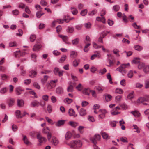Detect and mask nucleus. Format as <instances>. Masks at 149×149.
I'll return each mask as SVG.
<instances>
[{
  "instance_id": "58836bf2",
  "label": "nucleus",
  "mask_w": 149,
  "mask_h": 149,
  "mask_svg": "<svg viewBox=\"0 0 149 149\" xmlns=\"http://www.w3.org/2000/svg\"><path fill=\"white\" fill-rule=\"evenodd\" d=\"M115 92L116 93L121 94L123 93V91L121 88H117L115 90Z\"/></svg>"
},
{
  "instance_id": "680f3d73",
  "label": "nucleus",
  "mask_w": 149,
  "mask_h": 149,
  "mask_svg": "<svg viewBox=\"0 0 149 149\" xmlns=\"http://www.w3.org/2000/svg\"><path fill=\"white\" fill-rule=\"evenodd\" d=\"M15 102V100L13 99H11L10 100L9 102V105L10 107L12 106L14 104Z\"/></svg>"
},
{
  "instance_id": "1a4fd4ad",
  "label": "nucleus",
  "mask_w": 149,
  "mask_h": 149,
  "mask_svg": "<svg viewBox=\"0 0 149 149\" xmlns=\"http://www.w3.org/2000/svg\"><path fill=\"white\" fill-rule=\"evenodd\" d=\"M51 142L52 144L55 146H57L59 143L58 139L54 136L52 137Z\"/></svg>"
},
{
  "instance_id": "a18cd8bd",
  "label": "nucleus",
  "mask_w": 149,
  "mask_h": 149,
  "mask_svg": "<svg viewBox=\"0 0 149 149\" xmlns=\"http://www.w3.org/2000/svg\"><path fill=\"white\" fill-rule=\"evenodd\" d=\"M9 45L10 47H14L17 46V43L15 41H11L9 42Z\"/></svg>"
},
{
  "instance_id": "2eb2a0df",
  "label": "nucleus",
  "mask_w": 149,
  "mask_h": 149,
  "mask_svg": "<svg viewBox=\"0 0 149 149\" xmlns=\"http://www.w3.org/2000/svg\"><path fill=\"white\" fill-rule=\"evenodd\" d=\"M72 134L71 133L69 132H67L65 134V138L66 140H68L71 139L72 137Z\"/></svg>"
},
{
  "instance_id": "5fc2aeb1",
  "label": "nucleus",
  "mask_w": 149,
  "mask_h": 149,
  "mask_svg": "<svg viewBox=\"0 0 149 149\" xmlns=\"http://www.w3.org/2000/svg\"><path fill=\"white\" fill-rule=\"evenodd\" d=\"M140 62V61L139 59L137 58H136L134 59L132 61V63L137 64L139 63Z\"/></svg>"
},
{
  "instance_id": "f257e3e1",
  "label": "nucleus",
  "mask_w": 149,
  "mask_h": 149,
  "mask_svg": "<svg viewBox=\"0 0 149 149\" xmlns=\"http://www.w3.org/2000/svg\"><path fill=\"white\" fill-rule=\"evenodd\" d=\"M65 143L69 146L71 148L73 149H77L80 148L82 146V143L79 140H73L71 141L70 143L65 141Z\"/></svg>"
},
{
  "instance_id": "a19ab883",
  "label": "nucleus",
  "mask_w": 149,
  "mask_h": 149,
  "mask_svg": "<svg viewBox=\"0 0 149 149\" xmlns=\"http://www.w3.org/2000/svg\"><path fill=\"white\" fill-rule=\"evenodd\" d=\"M88 12V10L87 9H84L81 11L80 12V14L81 16H85L86 15Z\"/></svg>"
},
{
  "instance_id": "b1692460",
  "label": "nucleus",
  "mask_w": 149,
  "mask_h": 149,
  "mask_svg": "<svg viewBox=\"0 0 149 149\" xmlns=\"http://www.w3.org/2000/svg\"><path fill=\"white\" fill-rule=\"evenodd\" d=\"M70 10L71 13L74 15H76L78 13V11L77 9L74 7H71Z\"/></svg>"
},
{
  "instance_id": "79ce46f5",
  "label": "nucleus",
  "mask_w": 149,
  "mask_h": 149,
  "mask_svg": "<svg viewBox=\"0 0 149 149\" xmlns=\"http://www.w3.org/2000/svg\"><path fill=\"white\" fill-rule=\"evenodd\" d=\"M138 65V68L139 69H141L143 68L145 64L143 63H139Z\"/></svg>"
},
{
  "instance_id": "5701e85b",
  "label": "nucleus",
  "mask_w": 149,
  "mask_h": 149,
  "mask_svg": "<svg viewBox=\"0 0 149 149\" xmlns=\"http://www.w3.org/2000/svg\"><path fill=\"white\" fill-rule=\"evenodd\" d=\"M49 78V76L47 75H45L43 78L41 79V82L42 84H44L46 82Z\"/></svg>"
},
{
  "instance_id": "9d476101",
  "label": "nucleus",
  "mask_w": 149,
  "mask_h": 149,
  "mask_svg": "<svg viewBox=\"0 0 149 149\" xmlns=\"http://www.w3.org/2000/svg\"><path fill=\"white\" fill-rule=\"evenodd\" d=\"M64 21H66V19H57L56 21H54L52 22V26L53 27L54 26L56 22H58L59 24H62L63 23Z\"/></svg>"
},
{
  "instance_id": "bf43d9fd",
  "label": "nucleus",
  "mask_w": 149,
  "mask_h": 149,
  "mask_svg": "<svg viewBox=\"0 0 149 149\" xmlns=\"http://www.w3.org/2000/svg\"><path fill=\"white\" fill-rule=\"evenodd\" d=\"M67 91L68 92H72L73 91V86L72 85H70L67 88Z\"/></svg>"
},
{
  "instance_id": "de8ad7c7",
  "label": "nucleus",
  "mask_w": 149,
  "mask_h": 149,
  "mask_svg": "<svg viewBox=\"0 0 149 149\" xmlns=\"http://www.w3.org/2000/svg\"><path fill=\"white\" fill-rule=\"evenodd\" d=\"M36 39V36L34 34L31 35L30 36V39L31 42H33Z\"/></svg>"
},
{
  "instance_id": "37998d69",
  "label": "nucleus",
  "mask_w": 149,
  "mask_h": 149,
  "mask_svg": "<svg viewBox=\"0 0 149 149\" xmlns=\"http://www.w3.org/2000/svg\"><path fill=\"white\" fill-rule=\"evenodd\" d=\"M70 124L71 126L74 127H76L78 125V124L77 123L73 121L70 122Z\"/></svg>"
},
{
  "instance_id": "13d9d810",
  "label": "nucleus",
  "mask_w": 149,
  "mask_h": 149,
  "mask_svg": "<svg viewBox=\"0 0 149 149\" xmlns=\"http://www.w3.org/2000/svg\"><path fill=\"white\" fill-rule=\"evenodd\" d=\"M74 30V28L73 27H68L67 29V31L68 32L72 33Z\"/></svg>"
},
{
  "instance_id": "338daca9",
  "label": "nucleus",
  "mask_w": 149,
  "mask_h": 149,
  "mask_svg": "<svg viewBox=\"0 0 149 149\" xmlns=\"http://www.w3.org/2000/svg\"><path fill=\"white\" fill-rule=\"evenodd\" d=\"M120 9V7L118 5H116L113 7V9L114 11H117Z\"/></svg>"
},
{
  "instance_id": "864d4df0",
  "label": "nucleus",
  "mask_w": 149,
  "mask_h": 149,
  "mask_svg": "<svg viewBox=\"0 0 149 149\" xmlns=\"http://www.w3.org/2000/svg\"><path fill=\"white\" fill-rule=\"evenodd\" d=\"M102 135L104 139H106L108 137V135L106 132H104L102 133Z\"/></svg>"
},
{
  "instance_id": "ddd939ff",
  "label": "nucleus",
  "mask_w": 149,
  "mask_h": 149,
  "mask_svg": "<svg viewBox=\"0 0 149 149\" xmlns=\"http://www.w3.org/2000/svg\"><path fill=\"white\" fill-rule=\"evenodd\" d=\"M101 56V55L100 54V52H97V54H94L92 55L91 57V60H93L96 58L98 57V58H100Z\"/></svg>"
},
{
  "instance_id": "6e6552de",
  "label": "nucleus",
  "mask_w": 149,
  "mask_h": 149,
  "mask_svg": "<svg viewBox=\"0 0 149 149\" xmlns=\"http://www.w3.org/2000/svg\"><path fill=\"white\" fill-rule=\"evenodd\" d=\"M59 36L60 38H62L65 44L69 45H70V43L68 41V38L67 36L61 35H59Z\"/></svg>"
},
{
  "instance_id": "cd10ccee",
  "label": "nucleus",
  "mask_w": 149,
  "mask_h": 149,
  "mask_svg": "<svg viewBox=\"0 0 149 149\" xmlns=\"http://www.w3.org/2000/svg\"><path fill=\"white\" fill-rule=\"evenodd\" d=\"M80 62V60L78 59H75L73 62V65L74 67L77 66Z\"/></svg>"
},
{
  "instance_id": "a211bd4d",
  "label": "nucleus",
  "mask_w": 149,
  "mask_h": 149,
  "mask_svg": "<svg viewBox=\"0 0 149 149\" xmlns=\"http://www.w3.org/2000/svg\"><path fill=\"white\" fill-rule=\"evenodd\" d=\"M37 75L36 72L34 70H32L30 71L29 73V76L31 78H33Z\"/></svg>"
},
{
  "instance_id": "0e129e2a",
  "label": "nucleus",
  "mask_w": 149,
  "mask_h": 149,
  "mask_svg": "<svg viewBox=\"0 0 149 149\" xmlns=\"http://www.w3.org/2000/svg\"><path fill=\"white\" fill-rule=\"evenodd\" d=\"M133 73L132 71L130 70L129 71L127 74L128 77L129 78H132L133 76Z\"/></svg>"
},
{
  "instance_id": "9b49d317",
  "label": "nucleus",
  "mask_w": 149,
  "mask_h": 149,
  "mask_svg": "<svg viewBox=\"0 0 149 149\" xmlns=\"http://www.w3.org/2000/svg\"><path fill=\"white\" fill-rule=\"evenodd\" d=\"M30 105L31 107H36L39 106L40 102L36 100H35L31 103Z\"/></svg>"
},
{
  "instance_id": "09e8293b",
  "label": "nucleus",
  "mask_w": 149,
  "mask_h": 149,
  "mask_svg": "<svg viewBox=\"0 0 149 149\" xmlns=\"http://www.w3.org/2000/svg\"><path fill=\"white\" fill-rule=\"evenodd\" d=\"M107 71V70L105 68H104L100 70L99 72V74L100 75H102L104 74Z\"/></svg>"
},
{
  "instance_id": "c03bdc74",
  "label": "nucleus",
  "mask_w": 149,
  "mask_h": 149,
  "mask_svg": "<svg viewBox=\"0 0 149 149\" xmlns=\"http://www.w3.org/2000/svg\"><path fill=\"white\" fill-rule=\"evenodd\" d=\"M56 91L57 93L60 94L63 92V90L61 87H59L56 88Z\"/></svg>"
},
{
  "instance_id": "c85d7f7f",
  "label": "nucleus",
  "mask_w": 149,
  "mask_h": 149,
  "mask_svg": "<svg viewBox=\"0 0 149 149\" xmlns=\"http://www.w3.org/2000/svg\"><path fill=\"white\" fill-rule=\"evenodd\" d=\"M134 48L135 50L140 51L142 50L143 48L142 47L137 45L134 46Z\"/></svg>"
},
{
  "instance_id": "774afa93",
  "label": "nucleus",
  "mask_w": 149,
  "mask_h": 149,
  "mask_svg": "<svg viewBox=\"0 0 149 149\" xmlns=\"http://www.w3.org/2000/svg\"><path fill=\"white\" fill-rule=\"evenodd\" d=\"M145 88H149V80H147L145 81Z\"/></svg>"
},
{
  "instance_id": "aec40b11",
  "label": "nucleus",
  "mask_w": 149,
  "mask_h": 149,
  "mask_svg": "<svg viewBox=\"0 0 149 149\" xmlns=\"http://www.w3.org/2000/svg\"><path fill=\"white\" fill-rule=\"evenodd\" d=\"M77 56V53L74 51H71L70 52V56L71 58H74L76 57Z\"/></svg>"
},
{
  "instance_id": "412c9836",
  "label": "nucleus",
  "mask_w": 149,
  "mask_h": 149,
  "mask_svg": "<svg viewBox=\"0 0 149 149\" xmlns=\"http://www.w3.org/2000/svg\"><path fill=\"white\" fill-rule=\"evenodd\" d=\"M130 113L135 117H139L141 115L140 113L137 111H132Z\"/></svg>"
},
{
  "instance_id": "7c9ffc66",
  "label": "nucleus",
  "mask_w": 149,
  "mask_h": 149,
  "mask_svg": "<svg viewBox=\"0 0 149 149\" xmlns=\"http://www.w3.org/2000/svg\"><path fill=\"white\" fill-rule=\"evenodd\" d=\"M16 116L17 118H22V116L21 115L20 111L17 110L15 112Z\"/></svg>"
},
{
  "instance_id": "7ed1b4c3",
  "label": "nucleus",
  "mask_w": 149,
  "mask_h": 149,
  "mask_svg": "<svg viewBox=\"0 0 149 149\" xmlns=\"http://www.w3.org/2000/svg\"><path fill=\"white\" fill-rule=\"evenodd\" d=\"M130 64L128 63L127 64H123L119 67L117 68L116 70L122 73H125V71L124 69L127 68V65L129 66Z\"/></svg>"
},
{
  "instance_id": "f3484780",
  "label": "nucleus",
  "mask_w": 149,
  "mask_h": 149,
  "mask_svg": "<svg viewBox=\"0 0 149 149\" xmlns=\"http://www.w3.org/2000/svg\"><path fill=\"white\" fill-rule=\"evenodd\" d=\"M17 106L19 107H21L24 106V101L22 99H18L17 100Z\"/></svg>"
},
{
  "instance_id": "0eeeda50",
  "label": "nucleus",
  "mask_w": 149,
  "mask_h": 149,
  "mask_svg": "<svg viewBox=\"0 0 149 149\" xmlns=\"http://www.w3.org/2000/svg\"><path fill=\"white\" fill-rule=\"evenodd\" d=\"M37 138L38 139L39 142L40 143H44L46 141V139L45 138L42 137L40 134H37Z\"/></svg>"
},
{
  "instance_id": "393cba45",
  "label": "nucleus",
  "mask_w": 149,
  "mask_h": 149,
  "mask_svg": "<svg viewBox=\"0 0 149 149\" xmlns=\"http://www.w3.org/2000/svg\"><path fill=\"white\" fill-rule=\"evenodd\" d=\"M86 114V111L85 109L83 108L81 109L79 112V115L82 116H83L85 115Z\"/></svg>"
},
{
  "instance_id": "052dcab7",
  "label": "nucleus",
  "mask_w": 149,
  "mask_h": 149,
  "mask_svg": "<svg viewBox=\"0 0 149 149\" xmlns=\"http://www.w3.org/2000/svg\"><path fill=\"white\" fill-rule=\"evenodd\" d=\"M85 27L86 28H90L91 27V24L90 22H88L84 24Z\"/></svg>"
},
{
  "instance_id": "f8f14e48",
  "label": "nucleus",
  "mask_w": 149,
  "mask_h": 149,
  "mask_svg": "<svg viewBox=\"0 0 149 149\" xmlns=\"http://www.w3.org/2000/svg\"><path fill=\"white\" fill-rule=\"evenodd\" d=\"M41 47L42 46L40 43H37L34 45L33 49L34 51L38 50L41 48Z\"/></svg>"
},
{
  "instance_id": "69168bd1",
  "label": "nucleus",
  "mask_w": 149,
  "mask_h": 149,
  "mask_svg": "<svg viewBox=\"0 0 149 149\" xmlns=\"http://www.w3.org/2000/svg\"><path fill=\"white\" fill-rule=\"evenodd\" d=\"M60 71L59 68L57 67L55 68L54 70V74L56 75H57V74H58V73Z\"/></svg>"
},
{
  "instance_id": "c756f323",
  "label": "nucleus",
  "mask_w": 149,
  "mask_h": 149,
  "mask_svg": "<svg viewBox=\"0 0 149 149\" xmlns=\"http://www.w3.org/2000/svg\"><path fill=\"white\" fill-rule=\"evenodd\" d=\"M23 139L24 143L26 145H30L31 143L29 142L28 138L26 136H24L23 138Z\"/></svg>"
},
{
  "instance_id": "4c0bfd02",
  "label": "nucleus",
  "mask_w": 149,
  "mask_h": 149,
  "mask_svg": "<svg viewBox=\"0 0 149 149\" xmlns=\"http://www.w3.org/2000/svg\"><path fill=\"white\" fill-rule=\"evenodd\" d=\"M146 100V98L144 97H140L137 100L138 103H142Z\"/></svg>"
},
{
  "instance_id": "2f4dec72",
  "label": "nucleus",
  "mask_w": 149,
  "mask_h": 149,
  "mask_svg": "<svg viewBox=\"0 0 149 149\" xmlns=\"http://www.w3.org/2000/svg\"><path fill=\"white\" fill-rule=\"evenodd\" d=\"M85 43L86 44V45L84 47V50L85 52H87L89 50V49L87 48L91 45V44L90 43H86V42Z\"/></svg>"
},
{
  "instance_id": "f704fd0d",
  "label": "nucleus",
  "mask_w": 149,
  "mask_h": 149,
  "mask_svg": "<svg viewBox=\"0 0 149 149\" xmlns=\"http://www.w3.org/2000/svg\"><path fill=\"white\" fill-rule=\"evenodd\" d=\"M64 101L65 103L70 104L72 102L73 100L68 98H66L64 99Z\"/></svg>"
},
{
  "instance_id": "3c124183",
  "label": "nucleus",
  "mask_w": 149,
  "mask_h": 149,
  "mask_svg": "<svg viewBox=\"0 0 149 149\" xmlns=\"http://www.w3.org/2000/svg\"><path fill=\"white\" fill-rule=\"evenodd\" d=\"M122 96L121 95H118L115 97V101L117 102H119L121 100L122 98Z\"/></svg>"
},
{
  "instance_id": "f03ea898",
  "label": "nucleus",
  "mask_w": 149,
  "mask_h": 149,
  "mask_svg": "<svg viewBox=\"0 0 149 149\" xmlns=\"http://www.w3.org/2000/svg\"><path fill=\"white\" fill-rule=\"evenodd\" d=\"M58 81L57 79L51 80L49 81L46 85L47 87L49 90H51L52 88L56 86L55 83Z\"/></svg>"
},
{
  "instance_id": "4468645a",
  "label": "nucleus",
  "mask_w": 149,
  "mask_h": 149,
  "mask_svg": "<svg viewBox=\"0 0 149 149\" xmlns=\"http://www.w3.org/2000/svg\"><path fill=\"white\" fill-rule=\"evenodd\" d=\"M68 113L70 115V116H73L74 117L77 116V115L75 113V112L73 110V109H69L68 111Z\"/></svg>"
},
{
  "instance_id": "8fccbe9b",
  "label": "nucleus",
  "mask_w": 149,
  "mask_h": 149,
  "mask_svg": "<svg viewBox=\"0 0 149 149\" xmlns=\"http://www.w3.org/2000/svg\"><path fill=\"white\" fill-rule=\"evenodd\" d=\"M52 106L50 104H48L47 107V110L49 113H50L52 112Z\"/></svg>"
},
{
  "instance_id": "473e14b6",
  "label": "nucleus",
  "mask_w": 149,
  "mask_h": 149,
  "mask_svg": "<svg viewBox=\"0 0 149 149\" xmlns=\"http://www.w3.org/2000/svg\"><path fill=\"white\" fill-rule=\"evenodd\" d=\"M79 39L78 38H76L75 39L73 40L72 41V43L73 45H77L79 43Z\"/></svg>"
},
{
  "instance_id": "6e6d98bb",
  "label": "nucleus",
  "mask_w": 149,
  "mask_h": 149,
  "mask_svg": "<svg viewBox=\"0 0 149 149\" xmlns=\"http://www.w3.org/2000/svg\"><path fill=\"white\" fill-rule=\"evenodd\" d=\"M97 12L96 10H93L91 12H89L88 15L90 16H93L96 14Z\"/></svg>"
},
{
  "instance_id": "a878e982",
  "label": "nucleus",
  "mask_w": 149,
  "mask_h": 149,
  "mask_svg": "<svg viewBox=\"0 0 149 149\" xmlns=\"http://www.w3.org/2000/svg\"><path fill=\"white\" fill-rule=\"evenodd\" d=\"M96 20L98 21L101 22L103 23H105L106 19L104 17H102L101 18L99 17H97L96 18Z\"/></svg>"
},
{
  "instance_id": "4be33fe9",
  "label": "nucleus",
  "mask_w": 149,
  "mask_h": 149,
  "mask_svg": "<svg viewBox=\"0 0 149 149\" xmlns=\"http://www.w3.org/2000/svg\"><path fill=\"white\" fill-rule=\"evenodd\" d=\"M143 71L146 74L149 73V65H145L143 69Z\"/></svg>"
},
{
  "instance_id": "ea45409f",
  "label": "nucleus",
  "mask_w": 149,
  "mask_h": 149,
  "mask_svg": "<svg viewBox=\"0 0 149 149\" xmlns=\"http://www.w3.org/2000/svg\"><path fill=\"white\" fill-rule=\"evenodd\" d=\"M83 88V86L81 83H79V84L76 87V88L78 91H81Z\"/></svg>"
},
{
  "instance_id": "6ab92c4d",
  "label": "nucleus",
  "mask_w": 149,
  "mask_h": 149,
  "mask_svg": "<svg viewBox=\"0 0 149 149\" xmlns=\"http://www.w3.org/2000/svg\"><path fill=\"white\" fill-rule=\"evenodd\" d=\"M15 91L16 94L18 95H19L21 94L22 92L24 91V90L21 87H18L16 88Z\"/></svg>"
},
{
  "instance_id": "603ef678",
  "label": "nucleus",
  "mask_w": 149,
  "mask_h": 149,
  "mask_svg": "<svg viewBox=\"0 0 149 149\" xmlns=\"http://www.w3.org/2000/svg\"><path fill=\"white\" fill-rule=\"evenodd\" d=\"M107 78L109 80L110 83L111 84L112 83V79L111 76L109 73H108L107 74Z\"/></svg>"
},
{
  "instance_id": "e2e57ef3",
  "label": "nucleus",
  "mask_w": 149,
  "mask_h": 149,
  "mask_svg": "<svg viewBox=\"0 0 149 149\" xmlns=\"http://www.w3.org/2000/svg\"><path fill=\"white\" fill-rule=\"evenodd\" d=\"M120 105L122 108L126 110L127 109L128 107L125 104H120Z\"/></svg>"
},
{
  "instance_id": "20e7f679",
  "label": "nucleus",
  "mask_w": 149,
  "mask_h": 149,
  "mask_svg": "<svg viewBox=\"0 0 149 149\" xmlns=\"http://www.w3.org/2000/svg\"><path fill=\"white\" fill-rule=\"evenodd\" d=\"M100 139V136L98 134H96L93 137L90 138V140L94 144H96L97 141H99Z\"/></svg>"
},
{
  "instance_id": "dca6fc26",
  "label": "nucleus",
  "mask_w": 149,
  "mask_h": 149,
  "mask_svg": "<svg viewBox=\"0 0 149 149\" xmlns=\"http://www.w3.org/2000/svg\"><path fill=\"white\" fill-rule=\"evenodd\" d=\"M91 91V90L89 88H86L82 91V93L84 94L89 95Z\"/></svg>"
},
{
  "instance_id": "bb28decb",
  "label": "nucleus",
  "mask_w": 149,
  "mask_h": 149,
  "mask_svg": "<svg viewBox=\"0 0 149 149\" xmlns=\"http://www.w3.org/2000/svg\"><path fill=\"white\" fill-rule=\"evenodd\" d=\"M65 123V121L63 120H60L58 121L56 123L55 125L57 127H59L60 126L63 125Z\"/></svg>"
},
{
  "instance_id": "423d86ee",
  "label": "nucleus",
  "mask_w": 149,
  "mask_h": 149,
  "mask_svg": "<svg viewBox=\"0 0 149 149\" xmlns=\"http://www.w3.org/2000/svg\"><path fill=\"white\" fill-rule=\"evenodd\" d=\"M98 113H100L99 115V118L103 119L105 117L107 111L105 109H100Z\"/></svg>"
},
{
  "instance_id": "4d7b16f0",
  "label": "nucleus",
  "mask_w": 149,
  "mask_h": 149,
  "mask_svg": "<svg viewBox=\"0 0 149 149\" xmlns=\"http://www.w3.org/2000/svg\"><path fill=\"white\" fill-rule=\"evenodd\" d=\"M118 123V122L113 121H110V123L111 126L112 127H115L116 125V123Z\"/></svg>"
},
{
  "instance_id": "e433bc0d",
  "label": "nucleus",
  "mask_w": 149,
  "mask_h": 149,
  "mask_svg": "<svg viewBox=\"0 0 149 149\" xmlns=\"http://www.w3.org/2000/svg\"><path fill=\"white\" fill-rule=\"evenodd\" d=\"M112 97L111 95L107 94L105 96L106 100L107 102H109L111 100Z\"/></svg>"
},
{
  "instance_id": "39448f33",
  "label": "nucleus",
  "mask_w": 149,
  "mask_h": 149,
  "mask_svg": "<svg viewBox=\"0 0 149 149\" xmlns=\"http://www.w3.org/2000/svg\"><path fill=\"white\" fill-rule=\"evenodd\" d=\"M50 131V129L48 127H45L43 130V133L47 134V138L49 141L50 140L52 136L51 134L49 133Z\"/></svg>"
},
{
  "instance_id": "c9c22d12",
  "label": "nucleus",
  "mask_w": 149,
  "mask_h": 149,
  "mask_svg": "<svg viewBox=\"0 0 149 149\" xmlns=\"http://www.w3.org/2000/svg\"><path fill=\"white\" fill-rule=\"evenodd\" d=\"M66 58V55H63L59 60V62L60 63H63L65 61Z\"/></svg>"
},
{
  "instance_id": "72a5a7b5",
  "label": "nucleus",
  "mask_w": 149,
  "mask_h": 149,
  "mask_svg": "<svg viewBox=\"0 0 149 149\" xmlns=\"http://www.w3.org/2000/svg\"><path fill=\"white\" fill-rule=\"evenodd\" d=\"M33 86L36 89L40 90L41 88L39 84L37 82H35L33 83Z\"/></svg>"
},
{
  "instance_id": "49530a36",
  "label": "nucleus",
  "mask_w": 149,
  "mask_h": 149,
  "mask_svg": "<svg viewBox=\"0 0 149 149\" xmlns=\"http://www.w3.org/2000/svg\"><path fill=\"white\" fill-rule=\"evenodd\" d=\"M134 97V93L133 91L130 93L127 96V98L129 99H131Z\"/></svg>"
}]
</instances>
